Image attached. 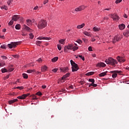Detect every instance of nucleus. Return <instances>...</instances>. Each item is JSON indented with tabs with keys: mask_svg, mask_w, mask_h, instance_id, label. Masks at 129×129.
<instances>
[{
	"mask_svg": "<svg viewBox=\"0 0 129 129\" xmlns=\"http://www.w3.org/2000/svg\"><path fill=\"white\" fill-rule=\"evenodd\" d=\"M110 18H111V19H113V21H118V20H119V17H118L115 14H111Z\"/></svg>",
	"mask_w": 129,
	"mask_h": 129,
	"instance_id": "6e6552de",
	"label": "nucleus"
},
{
	"mask_svg": "<svg viewBox=\"0 0 129 129\" xmlns=\"http://www.w3.org/2000/svg\"><path fill=\"white\" fill-rule=\"evenodd\" d=\"M66 78H67V77H66V75H64L62 77L61 80H64V79H66Z\"/></svg>",
	"mask_w": 129,
	"mask_h": 129,
	"instance_id": "3c124183",
	"label": "nucleus"
},
{
	"mask_svg": "<svg viewBox=\"0 0 129 129\" xmlns=\"http://www.w3.org/2000/svg\"><path fill=\"white\" fill-rule=\"evenodd\" d=\"M105 62L108 65H112V66H114V65L117 64V61L112 57H109L108 59H106L105 60Z\"/></svg>",
	"mask_w": 129,
	"mask_h": 129,
	"instance_id": "f03ea898",
	"label": "nucleus"
},
{
	"mask_svg": "<svg viewBox=\"0 0 129 129\" xmlns=\"http://www.w3.org/2000/svg\"><path fill=\"white\" fill-rule=\"evenodd\" d=\"M89 82H91L92 84H94V82H95V80H94V79H89Z\"/></svg>",
	"mask_w": 129,
	"mask_h": 129,
	"instance_id": "cd10ccee",
	"label": "nucleus"
},
{
	"mask_svg": "<svg viewBox=\"0 0 129 129\" xmlns=\"http://www.w3.org/2000/svg\"><path fill=\"white\" fill-rule=\"evenodd\" d=\"M110 73H112V78H116L117 76V74H119L120 73H122V72L121 71H111L110 72Z\"/></svg>",
	"mask_w": 129,
	"mask_h": 129,
	"instance_id": "39448f33",
	"label": "nucleus"
},
{
	"mask_svg": "<svg viewBox=\"0 0 129 129\" xmlns=\"http://www.w3.org/2000/svg\"><path fill=\"white\" fill-rule=\"evenodd\" d=\"M72 50H73V51H75V50H78V47L77 46H74V45H73V48Z\"/></svg>",
	"mask_w": 129,
	"mask_h": 129,
	"instance_id": "72a5a7b5",
	"label": "nucleus"
},
{
	"mask_svg": "<svg viewBox=\"0 0 129 129\" xmlns=\"http://www.w3.org/2000/svg\"><path fill=\"white\" fill-rule=\"evenodd\" d=\"M78 56L80 57V58H81L82 60H83V61H84L85 60V58H84V56H82V55H78Z\"/></svg>",
	"mask_w": 129,
	"mask_h": 129,
	"instance_id": "37998d69",
	"label": "nucleus"
},
{
	"mask_svg": "<svg viewBox=\"0 0 129 129\" xmlns=\"http://www.w3.org/2000/svg\"><path fill=\"white\" fill-rule=\"evenodd\" d=\"M16 88H17V89H19V90H22L24 89V87H23V86L17 87Z\"/></svg>",
	"mask_w": 129,
	"mask_h": 129,
	"instance_id": "58836bf2",
	"label": "nucleus"
},
{
	"mask_svg": "<svg viewBox=\"0 0 129 129\" xmlns=\"http://www.w3.org/2000/svg\"><path fill=\"white\" fill-rule=\"evenodd\" d=\"M35 72V70H27V73H32Z\"/></svg>",
	"mask_w": 129,
	"mask_h": 129,
	"instance_id": "f704fd0d",
	"label": "nucleus"
},
{
	"mask_svg": "<svg viewBox=\"0 0 129 129\" xmlns=\"http://www.w3.org/2000/svg\"><path fill=\"white\" fill-rule=\"evenodd\" d=\"M85 24L83 23L82 25H78L77 28L78 29H82V28H83L84 27H85Z\"/></svg>",
	"mask_w": 129,
	"mask_h": 129,
	"instance_id": "5701e85b",
	"label": "nucleus"
},
{
	"mask_svg": "<svg viewBox=\"0 0 129 129\" xmlns=\"http://www.w3.org/2000/svg\"><path fill=\"white\" fill-rule=\"evenodd\" d=\"M122 0H117L115 1V4H119V3H121Z\"/></svg>",
	"mask_w": 129,
	"mask_h": 129,
	"instance_id": "8fccbe9b",
	"label": "nucleus"
},
{
	"mask_svg": "<svg viewBox=\"0 0 129 129\" xmlns=\"http://www.w3.org/2000/svg\"><path fill=\"white\" fill-rule=\"evenodd\" d=\"M1 57L4 59V60H7L8 57L5 56V55H2Z\"/></svg>",
	"mask_w": 129,
	"mask_h": 129,
	"instance_id": "ea45409f",
	"label": "nucleus"
},
{
	"mask_svg": "<svg viewBox=\"0 0 129 129\" xmlns=\"http://www.w3.org/2000/svg\"><path fill=\"white\" fill-rule=\"evenodd\" d=\"M12 56L14 57V58H18V57H19L17 54L12 55Z\"/></svg>",
	"mask_w": 129,
	"mask_h": 129,
	"instance_id": "6e6d98bb",
	"label": "nucleus"
},
{
	"mask_svg": "<svg viewBox=\"0 0 129 129\" xmlns=\"http://www.w3.org/2000/svg\"><path fill=\"white\" fill-rule=\"evenodd\" d=\"M47 21L45 20H41L39 21L37 24V28L39 30H42V29H44V28H46L47 27Z\"/></svg>",
	"mask_w": 129,
	"mask_h": 129,
	"instance_id": "f257e3e1",
	"label": "nucleus"
},
{
	"mask_svg": "<svg viewBox=\"0 0 129 129\" xmlns=\"http://www.w3.org/2000/svg\"><path fill=\"white\" fill-rule=\"evenodd\" d=\"M118 27L119 30H124V29L125 28V25L123 24H121L119 25Z\"/></svg>",
	"mask_w": 129,
	"mask_h": 129,
	"instance_id": "f8f14e48",
	"label": "nucleus"
},
{
	"mask_svg": "<svg viewBox=\"0 0 129 129\" xmlns=\"http://www.w3.org/2000/svg\"><path fill=\"white\" fill-rule=\"evenodd\" d=\"M117 60L118 61V62H120V63L121 62L123 63V62L125 61L124 57H120L119 56L117 57Z\"/></svg>",
	"mask_w": 129,
	"mask_h": 129,
	"instance_id": "9b49d317",
	"label": "nucleus"
},
{
	"mask_svg": "<svg viewBox=\"0 0 129 129\" xmlns=\"http://www.w3.org/2000/svg\"><path fill=\"white\" fill-rule=\"evenodd\" d=\"M19 20V16L18 15H14L13 16L12 18V20L15 21V22H17Z\"/></svg>",
	"mask_w": 129,
	"mask_h": 129,
	"instance_id": "2eb2a0df",
	"label": "nucleus"
},
{
	"mask_svg": "<svg viewBox=\"0 0 129 129\" xmlns=\"http://www.w3.org/2000/svg\"><path fill=\"white\" fill-rule=\"evenodd\" d=\"M57 49L61 51V49H62V47L61 46V45H60L59 44H57Z\"/></svg>",
	"mask_w": 129,
	"mask_h": 129,
	"instance_id": "4c0bfd02",
	"label": "nucleus"
},
{
	"mask_svg": "<svg viewBox=\"0 0 129 129\" xmlns=\"http://www.w3.org/2000/svg\"><path fill=\"white\" fill-rule=\"evenodd\" d=\"M73 47V44H69V45H66L64 46V52L67 53L69 52V50H72Z\"/></svg>",
	"mask_w": 129,
	"mask_h": 129,
	"instance_id": "423d86ee",
	"label": "nucleus"
},
{
	"mask_svg": "<svg viewBox=\"0 0 129 129\" xmlns=\"http://www.w3.org/2000/svg\"><path fill=\"white\" fill-rule=\"evenodd\" d=\"M36 95H38V96H42V93L41 92H38Z\"/></svg>",
	"mask_w": 129,
	"mask_h": 129,
	"instance_id": "79ce46f5",
	"label": "nucleus"
},
{
	"mask_svg": "<svg viewBox=\"0 0 129 129\" xmlns=\"http://www.w3.org/2000/svg\"><path fill=\"white\" fill-rule=\"evenodd\" d=\"M26 22H27V25L28 26H31V25H32V24H33V21L30 19L27 20Z\"/></svg>",
	"mask_w": 129,
	"mask_h": 129,
	"instance_id": "6ab92c4d",
	"label": "nucleus"
},
{
	"mask_svg": "<svg viewBox=\"0 0 129 129\" xmlns=\"http://www.w3.org/2000/svg\"><path fill=\"white\" fill-rule=\"evenodd\" d=\"M13 0H9L7 2V4L8 5V6H10V5H11V3H12Z\"/></svg>",
	"mask_w": 129,
	"mask_h": 129,
	"instance_id": "a18cd8bd",
	"label": "nucleus"
},
{
	"mask_svg": "<svg viewBox=\"0 0 129 129\" xmlns=\"http://www.w3.org/2000/svg\"><path fill=\"white\" fill-rule=\"evenodd\" d=\"M64 42H65L64 39H60L59 40V42L60 43V44H62V45H64Z\"/></svg>",
	"mask_w": 129,
	"mask_h": 129,
	"instance_id": "2f4dec72",
	"label": "nucleus"
},
{
	"mask_svg": "<svg viewBox=\"0 0 129 129\" xmlns=\"http://www.w3.org/2000/svg\"><path fill=\"white\" fill-rule=\"evenodd\" d=\"M58 57H57V56H56V57L53 58L51 59V61H52L53 63H54V62H57V61H58Z\"/></svg>",
	"mask_w": 129,
	"mask_h": 129,
	"instance_id": "4be33fe9",
	"label": "nucleus"
},
{
	"mask_svg": "<svg viewBox=\"0 0 129 129\" xmlns=\"http://www.w3.org/2000/svg\"><path fill=\"white\" fill-rule=\"evenodd\" d=\"M88 50L90 51H92V47L91 46H89L88 47Z\"/></svg>",
	"mask_w": 129,
	"mask_h": 129,
	"instance_id": "864d4df0",
	"label": "nucleus"
},
{
	"mask_svg": "<svg viewBox=\"0 0 129 129\" xmlns=\"http://www.w3.org/2000/svg\"><path fill=\"white\" fill-rule=\"evenodd\" d=\"M15 29L16 30H20L21 29V25L20 24H17L15 26Z\"/></svg>",
	"mask_w": 129,
	"mask_h": 129,
	"instance_id": "bb28decb",
	"label": "nucleus"
},
{
	"mask_svg": "<svg viewBox=\"0 0 129 129\" xmlns=\"http://www.w3.org/2000/svg\"><path fill=\"white\" fill-rule=\"evenodd\" d=\"M30 96L32 97V99L33 100H34V99H38V98H37V97L35 95H32V96Z\"/></svg>",
	"mask_w": 129,
	"mask_h": 129,
	"instance_id": "e433bc0d",
	"label": "nucleus"
},
{
	"mask_svg": "<svg viewBox=\"0 0 129 129\" xmlns=\"http://www.w3.org/2000/svg\"><path fill=\"white\" fill-rule=\"evenodd\" d=\"M122 39V35L121 34H118L115 36L113 39L112 42L113 43H116V42H118L120 40Z\"/></svg>",
	"mask_w": 129,
	"mask_h": 129,
	"instance_id": "20e7f679",
	"label": "nucleus"
},
{
	"mask_svg": "<svg viewBox=\"0 0 129 129\" xmlns=\"http://www.w3.org/2000/svg\"><path fill=\"white\" fill-rule=\"evenodd\" d=\"M47 69H48V67H47L46 66H42L41 67L42 72H45V71H47Z\"/></svg>",
	"mask_w": 129,
	"mask_h": 129,
	"instance_id": "f3484780",
	"label": "nucleus"
},
{
	"mask_svg": "<svg viewBox=\"0 0 129 129\" xmlns=\"http://www.w3.org/2000/svg\"><path fill=\"white\" fill-rule=\"evenodd\" d=\"M37 62H39V63H42V59L39 58L38 60H36Z\"/></svg>",
	"mask_w": 129,
	"mask_h": 129,
	"instance_id": "4d7b16f0",
	"label": "nucleus"
},
{
	"mask_svg": "<svg viewBox=\"0 0 129 129\" xmlns=\"http://www.w3.org/2000/svg\"><path fill=\"white\" fill-rule=\"evenodd\" d=\"M1 48L2 49H6V46H5V45H1Z\"/></svg>",
	"mask_w": 129,
	"mask_h": 129,
	"instance_id": "0e129e2a",
	"label": "nucleus"
},
{
	"mask_svg": "<svg viewBox=\"0 0 129 129\" xmlns=\"http://www.w3.org/2000/svg\"><path fill=\"white\" fill-rule=\"evenodd\" d=\"M13 66L12 65H10L8 67V71L9 72H12L13 71H14V70H15V68H12Z\"/></svg>",
	"mask_w": 129,
	"mask_h": 129,
	"instance_id": "ddd939ff",
	"label": "nucleus"
},
{
	"mask_svg": "<svg viewBox=\"0 0 129 129\" xmlns=\"http://www.w3.org/2000/svg\"><path fill=\"white\" fill-rule=\"evenodd\" d=\"M57 71H58V69H54L52 70V72H54V73H56V72H57Z\"/></svg>",
	"mask_w": 129,
	"mask_h": 129,
	"instance_id": "603ef678",
	"label": "nucleus"
},
{
	"mask_svg": "<svg viewBox=\"0 0 129 129\" xmlns=\"http://www.w3.org/2000/svg\"><path fill=\"white\" fill-rule=\"evenodd\" d=\"M85 7L84 6H81L79 7L78 8H76L75 11L76 12H81V11H83V10H85Z\"/></svg>",
	"mask_w": 129,
	"mask_h": 129,
	"instance_id": "1a4fd4ad",
	"label": "nucleus"
},
{
	"mask_svg": "<svg viewBox=\"0 0 129 129\" xmlns=\"http://www.w3.org/2000/svg\"><path fill=\"white\" fill-rule=\"evenodd\" d=\"M93 87H96V86H97V84H93V85H92Z\"/></svg>",
	"mask_w": 129,
	"mask_h": 129,
	"instance_id": "774afa93",
	"label": "nucleus"
},
{
	"mask_svg": "<svg viewBox=\"0 0 129 129\" xmlns=\"http://www.w3.org/2000/svg\"><path fill=\"white\" fill-rule=\"evenodd\" d=\"M69 88H70V89H73V86L72 85L69 86Z\"/></svg>",
	"mask_w": 129,
	"mask_h": 129,
	"instance_id": "338daca9",
	"label": "nucleus"
},
{
	"mask_svg": "<svg viewBox=\"0 0 129 129\" xmlns=\"http://www.w3.org/2000/svg\"><path fill=\"white\" fill-rule=\"evenodd\" d=\"M24 95L25 96V98H26L27 97H28V96H29V95H30V93L24 94Z\"/></svg>",
	"mask_w": 129,
	"mask_h": 129,
	"instance_id": "bf43d9fd",
	"label": "nucleus"
},
{
	"mask_svg": "<svg viewBox=\"0 0 129 129\" xmlns=\"http://www.w3.org/2000/svg\"><path fill=\"white\" fill-rule=\"evenodd\" d=\"M83 34H84V35H85V36H87L88 37H90V33H89L87 31L84 32Z\"/></svg>",
	"mask_w": 129,
	"mask_h": 129,
	"instance_id": "393cba45",
	"label": "nucleus"
},
{
	"mask_svg": "<svg viewBox=\"0 0 129 129\" xmlns=\"http://www.w3.org/2000/svg\"><path fill=\"white\" fill-rule=\"evenodd\" d=\"M1 9H4V10H6V11H8V7L6 6L2 7Z\"/></svg>",
	"mask_w": 129,
	"mask_h": 129,
	"instance_id": "c03bdc74",
	"label": "nucleus"
},
{
	"mask_svg": "<svg viewBox=\"0 0 129 129\" xmlns=\"http://www.w3.org/2000/svg\"><path fill=\"white\" fill-rule=\"evenodd\" d=\"M93 30L94 31V32H98L99 31H100V28H98L96 26H95L93 28Z\"/></svg>",
	"mask_w": 129,
	"mask_h": 129,
	"instance_id": "412c9836",
	"label": "nucleus"
},
{
	"mask_svg": "<svg viewBox=\"0 0 129 129\" xmlns=\"http://www.w3.org/2000/svg\"><path fill=\"white\" fill-rule=\"evenodd\" d=\"M24 29H25V30H26L27 31H30V30H31V28L27 26L26 25H24Z\"/></svg>",
	"mask_w": 129,
	"mask_h": 129,
	"instance_id": "c756f323",
	"label": "nucleus"
},
{
	"mask_svg": "<svg viewBox=\"0 0 129 129\" xmlns=\"http://www.w3.org/2000/svg\"><path fill=\"white\" fill-rule=\"evenodd\" d=\"M123 36H125V37H128L129 36V29L126 30L123 33Z\"/></svg>",
	"mask_w": 129,
	"mask_h": 129,
	"instance_id": "a211bd4d",
	"label": "nucleus"
},
{
	"mask_svg": "<svg viewBox=\"0 0 129 129\" xmlns=\"http://www.w3.org/2000/svg\"><path fill=\"white\" fill-rule=\"evenodd\" d=\"M21 97H22V99H26V97L25 96V94L21 95Z\"/></svg>",
	"mask_w": 129,
	"mask_h": 129,
	"instance_id": "5fc2aeb1",
	"label": "nucleus"
},
{
	"mask_svg": "<svg viewBox=\"0 0 129 129\" xmlns=\"http://www.w3.org/2000/svg\"><path fill=\"white\" fill-rule=\"evenodd\" d=\"M49 3V0H44L43 4L46 5V4H48Z\"/></svg>",
	"mask_w": 129,
	"mask_h": 129,
	"instance_id": "de8ad7c7",
	"label": "nucleus"
},
{
	"mask_svg": "<svg viewBox=\"0 0 129 129\" xmlns=\"http://www.w3.org/2000/svg\"><path fill=\"white\" fill-rule=\"evenodd\" d=\"M80 83L81 84V85H83V84H84V83H85V82L81 81H80Z\"/></svg>",
	"mask_w": 129,
	"mask_h": 129,
	"instance_id": "69168bd1",
	"label": "nucleus"
},
{
	"mask_svg": "<svg viewBox=\"0 0 129 129\" xmlns=\"http://www.w3.org/2000/svg\"><path fill=\"white\" fill-rule=\"evenodd\" d=\"M13 24H14V21L12 20L10 21L8 25H9V26H12L13 25Z\"/></svg>",
	"mask_w": 129,
	"mask_h": 129,
	"instance_id": "a19ab883",
	"label": "nucleus"
},
{
	"mask_svg": "<svg viewBox=\"0 0 129 129\" xmlns=\"http://www.w3.org/2000/svg\"><path fill=\"white\" fill-rule=\"evenodd\" d=\"M29 36L30 39H33L34 38V35H33L32 33H30L29 34Z\"/></svg>",
	"mask_w": 129,
	"mask_h": 129,
	"instance_id": "09e8293b",
	"label": "nucleus"
},
{
	"mask_svg": "<svg viewBox=\"0 0 129 129\" xmlns=\"http://www.w3.org/2000/svg\"><path fill=\"white\" fill-rule=\"evenodd\" d=\"M37 40H47L49 41V40H51V38L50 37L39 36L37 38Z\"/></svg>",
	"mask_w": 129,
	"mask_h": 129,
	"instance_id": "9d476101",
	"label": "nucleus"
},
{
	"mask_svg": "<svg viewBox=\"0 0 129 129\" xmlns=\"http://www.w3.org/2000/svg\"><path fill=\"white\" fill-rule=\"evenodd\" d=\"M97 66H98V67H105L106 64H105V63L104 62H100L98 63Z\"/></svg>",
	"mask_w": 129,
	"mask_h": 129,
	"instance_id": "dca6fc26",
	"label": "nucleus"
},
{
	"mask_svg": "<svg viewBox=\"0 0 129 129\" xmlns=\"http://www.w3.org/2000/svg\"><path fill=\"white\" fill-rule=\"evenodd\" d=\"M62 71L63 72H67V71H68V68H65L63 69H62Z\"/></svg>",
	"mask_w": 129,
	"mask_h": 129,
	"instance_id": "c9c22d12",
	"label": "nucleus"
},
{
	"mask_svg": "<svg viewBox=\"0 0 129 129\" xmlns=\"http://www.w3.org/2000/svg\"><path fill=\"white\" fill-rule=\"evenodd\" d=\"M36 45H37V46H40V45H41V44H42V41H36Z\"/></svg>",
	"mask_w": 129,
	"mask_h": 129,
	"instance_id": "7c9ffc66",
	"label": "nucleus"
},
{
	"mask_svg": "<svg viewBox=\"0 0 129 129\" xmlns=\"http://www.w3.org/2000/svg\"><path fill=\"white\" fill-rule=\"evenodd\" d=\"M93 74H94V72H89V73H87L86 75L87 76H91V75H93Z\"/></svg>",
	"mask_w": 129,
	"mask_h": 129,
	"instance_id": "b1692460",
	"label": "nucleus"
},
{
	"mask_svg": "<svg viewBox=\"0 0 129 129\" xmlns=\"http://www.w3.org/2000/svg\"><path fill=\"white\" fill-rule=\"evenodd\" d=\"M65 76L67 77H69V76H70V73H67Z\"/></svg>",
	"mask_w": 129,
	"mask_h": 129,
	"instance_id": "13d9d810",
	"label": "nucleus"
},
{
	"mask_svg": "<svg viewBox=\"0 0 129 129\" xmlns=\"http://www.w3.org/2000/svg\"><path fill=\"white\" fill-rule=\"evenodd\" d=\"M110 10H111V8H109L105 9L104 10V11H110Z\"/></svg>",
	"mask_w": 129,
	"mask_h": 129,
	"instance_id": "680f3d73",
	"label": "nucleus"
},
{
	"mask_svg": "<svg viewBox=\"0 0 129 129\" xmlns=\"http://www.w3.org/2000/svg\"><path fill=\"white\" fill-rule=\"evenodd\" d=\"M107 72H108L107 71H106L105 72H103V73L100 74L99 75V76L100 77H103L104 76H105V75H106V74H107Z\"/></svg>",
	"mask_w": 129,
	"mask_h": 129,
	"instance_id": "aec40b11",
	"label": "nucleus"
},
{
	"mask_svg": "<svg viewBox=\"0 0 129 129\" xmlns=\"http://www.w3.org/2000/svg\"><path fill=\"white\" fill-rule=\"evenodd\" d=\"M1 71L2 73H5V72H8V70H7V69H2Z\"/></svg>",
	"mask_w": 129,
	"mask_h": 129,
	"instance_id": "473e14b6",
	"label": "nucleus"
},
{
	"mask_svg": "<svg viewBox=\"0 0 129 129\" xmlns=\"http://www.w3.org/2000/svg\"><path fill=\"white\" fill-rule=\"evenodd\" d=\"M5 65H6V63L5 62V61L2 60L1 62H0V67H3L5 66Z\"/></svg>",
	"mask_w": 129,
	"mask_h": 129,
	"instance_id": "a878e982",
	"label": "nucleus"
},
{
	"mask_svg": "<svg viewBox=\"0 0 129 129\" xmlns=\"http://www.w3.org/2000/svg\"><path fill=\"white\" fill-rule=\"evenodd\" d=\"M83 41H84V43H87L88 42V40H87L86 38H83Z\"/></svg>",
	"mask_w": 129,
	"mask_h": 129,
	"instance_id": "49530a36",
	"label": "nucleus"
},
{
	"mask_svg": "<svg viewBox=\"0 0 129 129\" xmlns=\"http://www.w3.org/2000/svg\"><path fill=\"white\" fill-rule=\"evenodd\" d=\"M38 9H39V7H38V6H36L34 8V10L35 11H37V10Z\"/></svg>",
	"mask_w": 129,
	"mask_h": 129,
	"instance_id": "e2e57ef3",
	"label": "nucleus"
},
{
	"mask_svg": "<svg viewBox=\"0 0 129 129\" xmlns=\"http://www.w3.org/2000/svg\"><path fill=\"white\" fill-rule=\"evenodd\" d=\"M77 43H78L79 44H81L82 43V40H79L77 41Z\"/></svg>",
	"mask_w": 129,
	"mask_h": 129,
	"instance_id": "052dcab7",
	"label": "nucleus"
},
{
	"mask_svg": "<svg viewBox=\"0 0 129 129\" xmlns=\"http://www.w3.org/2000/svg\"><path fill=\"white\" fill-rule=\"evenodd\" d=\"M19 44H20V42H11V44H8V47H9L10 49H12L13 47V48H16L17 45H19Z\"/></svg>",
	"mask_w": 129,
	"mask_h": 129,
	"instance_id": "0eeeda50",
	"label": "nucleus"
},
{
	"mask_svg": "<svg viewBox=\"0 0 129 129\" xmlns=\"http://www.w3.org/2000/svg\"><path fill=\"white\" fill-rule=\"evenodd\" d=\"M71 64L72 65V72H76L79 70V67H78V64L75 63L73 60H71Z\"/></svg>",
	"mask_w": 129,
	"mask_h": 129,
	"instance_id": "7ed1b4c3",
	"label": "nucleus"
},
{
	"mask_svg": "<svg viewBox=\"0 0 129 129\" xmlns=\"http://www.w3.org/2000/svg\"><path fill=\"white\" fill-rule=\"evenodd\" d=\"M22 76L25 79H27L28 78V75L27 74L23 73Z\"/></svg>",
	"mask_w": 129,
	"mask_h": 129,
	"instance_id": "c85d7f7f",
	"label": "nucleus"
},
{
	"mask_svg": "<svg viewBox=\"0 0 129 129\" xmlns=\"http://www.w3.org/2000/svg\"><path fill=\"white\" fill-rule=\"evenodd\" d=\"M18 99H14L13 100H11L9 101V104H13V103H15V102H17L18 101Z\"/></svg>",
	"mask_w": 129,
	"mask_h": 129,
	"instance_id": "4468645a",
	"label": "nucleus"
}]
</instances>
